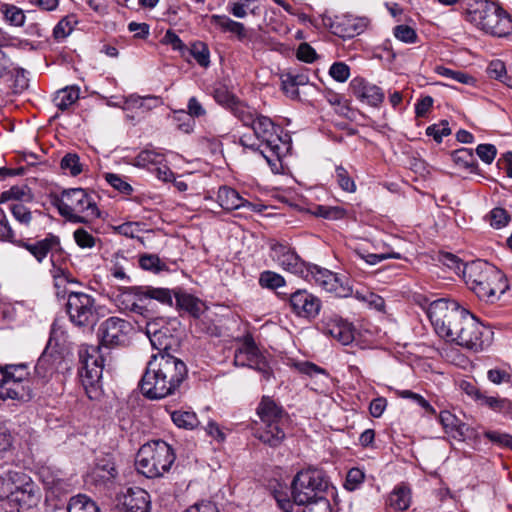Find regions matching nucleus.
<instances>
[{
  "mask_svg": "<svg viewBox=\"0 0 512 512\" xmlns=\"http://www.w3.org/2000/svg\"><path fill=\"white\" fill-rule=\"evenodd\" d=\"M117 505L123 512H150V495L140 487H129L117 495Z\"/></svg>",
  "mask_w": 512,
  "mask_h": 512,
  "instance_id": "18",
  "label": "nucleus"
},
{
  "mask_svg": "<svg viewBox=\"0 0 512 512\" xmlns=\"http://www.w3.org/2000/svg\"><path fill=\"white\" fill-rule=\"evenodd\" d=\"M296 57L302 62L313 63L318 58V55L314 48H312L308 43L304 42L301 43L297 48Z\"/></svg>",
  "mask_w": 512,
  "mask_h": 512,
  "instance_id": "63",
  "label": "nucleus"
},
{
  "mask_svg": "<svg viewBox=\"0 0 512 512\" xmlns=\"http://www.w3.org/2000/svg\"><path fill=\"white\" fill-rule=\"evenodd\" d=\"M66 311L70 321L78 327H93L99 320L95 298L84 292L68 294Z\"/></svg>",
  "mask_w": 512,
  "mask_h": 512,
  "instance_id": "11",
  "label": "nucleus"
},
{
  "mask_svg": "<svg viewBox=\"0 0 512 512\" xmlns=\"http://www.w3.org/2000/svg\"><path fill=\"white\" fill-rule=\"evenodd\" d=\"M252 0H231L228 4L229 12L237 17L244 18L250 10Z\"/></svg>",
  "mask_w": 512,
  "mask_h": 512,
  "instance_id": "59",
  "label": "nucleus"
},
{
  "mask_svg": "<svg viewBox=\"0 0 512 512\" xmlns=\"http://www.w3.org/2000/svg\"><path fill=\"white\" fill-rule=\"evenodd\" d=\"M55 361L56 357L52 353L48 352V348H46L37 361L35 366L36 373L40 377H46L53 371Z\"/></svg>",
  "mask_w": 512,
  "mask_h": 512,
  "instance_id": "43",
  "label": "nucleus"
},
{
  "mask_svg": "<svg viewBox=\"0 0 512 512\" xmlns=\"http://www.w3.org/2000/svg\"><path fill=\"white\" fill-rule=\"evenodd\" d=\"M350 87L357 99L372 107L380 106L384 100L385 96L382 89L363 78H354L350 83Z\"/></svg>",
  "mask_w": 512,
  "mask_h": 512,
  "instance_id": "20",
  "label": "nucleus"
},
{
  "mask_svg": "<svg viewBox=\"0 0 512 512\" xmlns=\"http://www.w3.org/2000/svg\"><path fill=\"white\" fill-rule=\"evenodd\" d=\"M475 399L479 400L482 405L489 407L495 412L504 415H512V401L509 399L486 396L479 390H475Z\"/></svg>",
  "mask_w": 512,
  "mask_h": 512,
  "instance_id": "31",
  "label": "nucleus"
},
{
  "mask_svg": "<svg viewBox=\"0 0 512 512\" xmlns=\"http://www.w3.org/2000/svg\"><path fill=\"white\" fill-rule=\"evenodd\" d=\"M427 315L435 332L447 341L456 342L460 329L466 323L470 312L460 305L444 298L432 301L427 308Z\"/></svg>",
  "mask_w": 512,
  "mask_h": 512,
  "instance_id": "4",
  "label": "nucleus"
},
{
  "mask_svg": "<svg viewBox=\"0 0 512 512\" xmlns=\"http://www.w3.org/2000/svg\"><path fill=\"white\" fill-rule=\"evenodd\" d=\"M365 477L364 472L359 468H352L348 471L345 481V488L353 491L359 487Z\"/></svg>",
  "mask_w": 512,
  "mask_h": 512,
  "instance_id": "58",
  "label": "nucleus"
},
{
  "mask_svg": "<svg viewBox=\"0 0 512 512\" xmlns=\"http://www.w3.org/2000/svg\"><path fill=\"white\" fill-rule=\"evenodd\" d=\"M175 455L172 448L162 440L152 441L141 446L135 465L141 474L148 478H156L167 472L174 463Z\"/></svg>",
  "mask_w": 512,
  "mask_h": 512,
  "instance_id": "7",
  "label": "nucleus"
},
{
  "mask_svg": "<svg viewBox=\"0 0 512 512\" xmlns=\"http://www.w3.org/2000/svg\"><path fill=\"white\" fill-rule=\"evenodd\" d=\"M128 263V259L120 254L116 253L112 260V266L110 267V273L111 275L122 281L130 282V277L125 272V264Z\"/></svg>",
  "mask_w": 512,
  "mask_h": 512,
  "instance_id": "45",
  "label": "nucleus"
},
{
  "mask_svg": "<svg viewBox=\"0 0 512 512\" xmlns=\"http://www.w3.org/2000/svg\"><path fill=\"white\" fill-rule=\"evenodd\" d=\"M335 177L339 184V186L346 192L352 193L356 190V185L354 180L349 176L347 170L338 166L335 169Z\"/></svg>",
  "mask_w": 512,
  "mask_h": 512,
  "instance_id": "53",
  "label": "nucleus"
},
{
  "mask_svg": "<svg viewBox=\"0 0 512 512\" xmlns=\"http://www.w3.org/2000/svg\"><path fill=\"white\" fill-rule=\"evenodd\" d=\"M81 384L90 399H98L102 393L101 378L103 372V358L98 346L81 345L78 351Z\"/></svg>",
  "mask_w": 512,
  "mask_h": 512,
  "instance_id": "9",
  "label": "nucleus"
},
{
  "mask_svg": "<svg viewBox=\"0 0 512 512\" xmlns=\"http://www.w3.org/2000/svg\"><path fill=\"white\" fill-rule=\"evenodd\" d=\"M256 140L270 153L273 163L278 162L291 148V137L269 117L259 115L251 124Z\"/></svg>",
  "mask_w": 512,
  "mask_h": 512,
  "instance_id": "8",
  "label": "nucleus"
},
{
  "mask_svg": "<svg viewBox=\"0 0 512 512\" xmlns=\"http://www.w3.org/2000/svg\"><path fill=\"white\" fill-rule=\"evenodd\" d=\"M439 421L445 432L454 439L463 440L467 434L468 426L462 423L455 415L449 411H442L439 415Z\"/></svg>",
  "mask_w": 512,
  "mask_h": 512,
  "instance_id": "25",
  "label": "nucleus"
},
{
  "mask_svg": "<svg viewBox=\"0 0 512 512\" xmlns=\"http://www.w3.org/2000/svg\"><path fill=\"white\" fill-rule=\"evenodd\" d=\"M396 393L401 398L411 399L420 407H422L426 412L430 414L436 413L435 409L430 405V403L420 394L414 393L410 390H398Z\"/></svg>",
  "mask_w": 512,
  "mask_h": 512,
  "instance_id": "55",
  "label": "nucleus"
},
{
  "mask_svg": "<svg viewBox=\"0 0 512 512\" xmlns=\"http://www.w3.org/2000/svg\"><path fill=\"white\" fill-rule=\"evenodd\" d=\"M105 179L114 189L118 190L123 194L129 195L133 191L132 186L117 174L106 173Z\"/></svg>",
  "mask_w": 512,
  "mask_h": 512,
  "instance_id": "56",
  "label": "nucleus"
},
{
  "mask_svg": "<svg viewBox=\"0 0 512 512\" xmlns=\"http://www.w3.org/2000/svg\"><path fill=\"white\" fill-rule=\"evenodd\" d=\"M324 332L343 345H348L354 340L351 324L337 315L326 316L323 320Z\"/></svg>",
  "mask_w": 512,
  "mask_h": 512,
  "instance_id": "22",
  "label": "nucleus"
},
{
  "mask_svg": "<svg viewBox=\"0 0 512 512\" xmlns=\"http://www.w3.org/2000/svg\"><path fill=\"white\" fill-rule=\"evenodd\" d=\"M0 380L15 382L30 380L28 368L25 364L0 366Z\"/></svg>",
  "mask_w": 512,
  "mask_h": 512,
  "instance_id": "34",
  "label": "nucleus"
},
{
  "mask_svg": "<svg viewBox=\"0 0 512 512\" xmlns=\"http://www.w3.org/2000/svg\"><path fill=\"white\" fill-rule=\"evenodd\" d=\"M463 278L468 288L480 300L494 303L509 289L505 274L494 265L475 260L463 268Z\"/></svg>",
  "mask_w": 512,
  "mask_h": 512,
  "instance_id": "3",
  "label": "nucleus"
},
{
  "mask_svg": "<svg viewBox=\"0 0 512 512\" xmlns=\"http://www.w3.org/2000/svg\"><path fill=\"white\" fill-rule=\"evenodd\" d=\"M270 257L282 269L293 274L304 276L307 271L305 262L290 246L284 243L274 242L270 245Z\"/></svg>",
  "mask_w": 512,
  "mask_h": 512,
  "instance_id": "16",
  "label": "nucleus"
},
{
  "mask_svg": "<svg viewBox=\"0 0 512 512\" xmlns=\"http://www.w3.org/2000/svg\"><path fill=\"white\" fill-rule=\"evenodd\" d=\"M453 160L456 164L468 168L470 170L474 169L476 167V161L474 158V155L470 149H459L456 150L453 155Z\"/></svg>",
  "mask_w": 512,
  "mask_h": 512,
  "instance_id": "49",
  "label": "nucleus"
},
{
  "mask_svg": "<svg viewBox=\"0 0 512 512\" xmlns=\"http://www.w3.org/2000/svg\"><path fill=\"white\" fill-rule=\"evenodd\" d=\"M435 71L441 76L450 78L462 84H472L475 81L471 75L462 71L452 70L444 66L436 67Z\"/></svg>",
  "mask_w": 512,
  "mask_h": 512,
  "instance_id": "47",
  "label": "nucleus"
},
{
  "mask_svg": "<svg viewBox=\"0 0 512 512\" xmlns=\"http://www.w3.org/2000/svg\"><path fill=\"white\" fill-rule=\"evenodd\" d=\"M159 103L158 97H141L139 95L132 94L125 98L123 108L125 110H137L141 113H145L158 106Z\"/></svg>",
  "mask_w": 512,
  "mask_h": 512,
  "instance_id": "30",
  "label": "nucleus"
},
{
  "mask_svg": "<svg viewBox=\"0 0 512 512\" xmlns=\"http://www.w3.org/2000/svg\"><path fill=\"white\" fill-rule=\"evenodd\" d=\"M231 112L246 127H250L251 124L260 115L254 108L248 106L240 100H238L236 104L232 106Z\"/></svg>",
  "mask_w": 512,
  "mask_h": 512,
  "instance_id": "35",
  "label": "nucleus"
},
{
  "mask_svg": "<svg viewBox=\"0 0 512 512\" xmlns=\"http://www.w3.org/2000/svg\"><path fill=\"white\" fill-rule=\"evenodd\" d=\"M18 246L29 251L38 262H42L49 253H51V256L53 257L55 253H59L61 251L59 237L52 234H49L44 239L35 242L19 241Z\"/></svg>",
  "mask_w": 512,
  "mask_h": 512,
  "instance_id": "21",
  "label": "nucleus"
},
{
  "mask_svg": "<svg viewBox=\"0 0 512 512\" xmlns=\"http://www.w3.org/2000/svg\"><path fill=\"white\" fill-rule=\"evenodd\" d=\"M11 213L14 219L25 227H29L36 215H41L38 210L31 211L27 206L21 202L13 203L10 205Z\"/></svg>",
  "mask_w": 512,
  "mask_h": 512,
  "instance_id": "33",
  "label": "nucleus"
},
{
  "mask_svg": "<svg viewBox=\"0 0 512 512\" xmlns=\"http://www.w3.org/2000/svg\"><path fill=\"white\" fill-rule=\"evenodd\" d=\"M76 244L82 249H90L96 245L97 239L84 228H78L73 233Z\"/></svg>",
  "mask_w": 512,
  "mask_h": 512,
  "instance_id": "52",
  "label": "nucleus"
},
{
  "mask_svg": "<svg viewBox=\"0 0 512 512\" xmlns=\"http://www.w3.org/2000/svg\"><path fill=\"white\" fill-rule=\"evenodd\" d=\"M346 30H353L356 32H364L367 29H370V20L367 17H356V16H347L345 23Z\"/></svg>",
  "mask_w": 512,
  "mask_h": 512,
  "instance_id": "57",
  "label": "nucleus"
},
{
  "mask_svg": "<svg viewBox=\"0 0 512 512\" xmlns=\"http://www.w3.org/2000/svg\"><path fill=\"white\" fill-rule=\"evenodd\" d=\"M79 96L80 88L76 85H71L58 90L55 93L53 102L58 109L65 111L79 99Z\"/></svg>",
  "mask_w": 512,
  "mask_h": 512,
  "instance_id": "32",
  "label": "nucleus"
},
{
  "mask_svg": "<svg viewBox=\"0 0 512 512\" xmlns=\"http://www.w3.org/2000/svg\"><path fill=\"white\" fill-rule=\"evenodd\" d=\"M129 329V322L119 317H109L99 326L98 336L101 345L105 347L122 345Z\"/></svg>",
  "mask_w": 512,
  "mask_h": 512,
  "instance_id": "17",
  "label": "nucleus"
},
{
  "mask_svg": "<svg viewBox=\"0 0 512 512\" xmlns=\"http://www.w3.org/2000/svg\"><path fill=\"white\" fill-rule=\"evenodd\" d=\"M293 311L300 317L314 318L321 308L320 300L306 290H297L290 296Z\"/></svg>",
  "mask_w": 512,
  "mask_h": 512,
  "instance_id": "19",
  "label": "nucleus"
},
{
  "mask_svg": "<svg viewBox=\"0 0 512 512\" xmlns=\"http://www.w3.org/2000/svg\"><path fill=\"white\" fill-rule=\"evenodd\" d=\"M61 169L68 171L70 175L77 176L82 172L80 158L75 153H67L61 160Z\"/></svg>",
  "mask_w": 512,
  "mask_h": 512,
  "instance_id": "46",
  "label": "nucleus"
},
{
  "mask_svg": "<svg viewBox=\"0 0 512 512\" xmlns=\"http://www.w3.org/2000/svg\"><path fill=\"white\" fill-rule=\"evenodd\" d=\"M147 290V286H139L137 298V306H139V308H136V314H140L144 317H148L154 310V305Z\"/></svg>",
  "mask_w": 512,
  "mask_h": 512,
  "instance_id": "44",
  "label": "nucleus"
},
{
  "mask_svg": "<svg viewBox=\"0 0 512 512\" xmlns=\"http://www.w3.org/2000/svg\"><path fill=\"white\" fill-rule=\"evenodd\" d=\"M257 414L264 424L263 429L257 431V438L272 447L278 446L285 437V433L280 427L282 408L274 400L264 396L258 405Z\"/></svg>",
  "mask_w": 512,
  "mask_h": 512,
  "instance_id": "10",
  "label": "nucleus"
},
{
  "mask_svg": "<svg viewBox=\"0 0 512 512\" xmlns=\"http://www.w3.org/2000/svg\"><path fill=\"white\" fill-rule=\"evenodd\" d=\"M389 506L396 511H404L411 504V490L405 484L397 485L389 495Z\"/></svg>",
  "mask_w": 512,
  "mask_h": 512,
  "instance_id": "29",
  "label": "nucleus"
},
{
  "mask_svg": "<svg viewBox=\"0 0 512 512\" xmlns=\"http://www.w3.org/2000/svg\"><path fill=\"white\" fill-rule=\"evenodd\" d=\"M187 377L185 363L177 357L158 353L151 356L140 381L142 394L149 399H162L174 394Z\"/></svg>",
  "mask_w": 512,
  "mask_h": 512,
  "instance_id": "1",
  "label": "nucleus"
},
{
  "mask_svg": "<svg viewBox=\"0 0 512 512\" xmlns=\"http://www.w3.org/2000/svg\"><path fill=\"white\" fill-rule=\"evenodd\" d=\"M139 265L143 270L159 273L167 270V265L155 254H143L139 257Z\"/></svg>",
  "mask_w": 512,
  "mask_h": 512,
  "instance_id": "40",
  "label": "nucleus"
},
{
  "mask_svg": "<svg viewBox=\"0 0 512 512\" xmlns=\"http://www.w3.org/2000/svg\"><path fill=\"white\" fill-rule=\"evenodd\" d=\"M450 133L451 129L446 120H442L438 124H433L426 128V134L433 137L437 143H441L443 137L448 136Z\"/></svg>",
  "mask_w": 512,
  "mask_h": 512,
  "instance_id": "51",
  "label": "nucleus"
},
{
  "mask_svg": "<svg viewBox=\"0 0 512 512\" xmlns=\"http://www.w3.org/2000/svg\"><path fill=\"white\" fill-rule=\"evenodd\" d=\"M234 364L249 367L263 374L266 380L271 376L270 368L265 357L260 353L252 335L247 334L241 340V345L235 350Z\"/></svg>",
  "mask_w": 512,
  "mask_h": 512,
  "instance_id": "12",
  "label": "nucleus"
},
{
  "mask_svg": "<svg viewBox=\"0 0 512 512\" xmlns=\"http://www.w3.org/2000/svg\"><path fill=\"white\" fill-rule=\"evenodd\" d=\"M20 472L6 471L0 474V499H7L12 493L14 484H22L17 477Z\"/></svg>",
  "mask_w": 512,
  "mask_h": 512,
  "instance_id": "39",
  "label": "nucleus"
},
{
  "mask_svg": "<svg viewBox=\"0 0 512 512\" xmlns=\"http://www.w3.org/2000/svg\"><path fill=\"white\" fill-rule=\"evenodd\" d=\"M509 216L505 209L494 208L490 212V225L496 229L504 227L508 223Z\"/></svg>",
  "mask_w": 512,
  "mask_h": 512,
  "instance_id": "64",
  "label": "nucleus"
},
{
  "mask_svg": "<svg viewBox=\"0 0 512 512\" xmlns=\"http://www.w3.org/2000/svg\"><path fill=\"white\" fill-rule=\"evenodd\" d=\"M18 480L22 484H14L12 493L7 500L10 504L17 506L19 510H29L36 507L41 499L38 485L27 474L20 472Z\"/></svg>",
  "mask_w": 512,
  "mask_h": 512,
  "instance_id": "13",
  "label": "nucleus"
},
{
  "mask_svg": "<svg viewBox=\"0 0 512 512\" xmlns=\"http://www.w3.org/2000/svg\"><path fill=\"white\" fill-rule=\"evenodd\" d=\"M259 284L263 288L275 290L285 285V279L274 271L266 270L260 274Z\"/></svg>",
  "mask_w": 512,
  "mask_h": 512,
  "instance_id": "42",
  "label": "nucleus"
},
{
  "mask_svg": "<svg viewBox=\"0 0 512 512\" xmlns=\"http://www.w3.org/2000/svg\"><path fill=\"white\" fill-rule=\"evenodd\" d=\"M148 292L150 295V299L152 300V303L154 301L158 302L161 305H167L172 306L173 305V298L174 293L176 291L170 290L168 288L163 287H153V286H147Z\"/></svg>",
  "mask_w": 512,
  "mask_h": 512,
  "instance_id": "41",
  "label": "nucleus"
},
{
  "mask_svg": "<svg viewBox=\"0 0 512 512\" xmlns=\"http://www.w3.org/2000/svg\"><path fill=\"white\" fill-rule=\"evenodd\" d=\"M489 334L490 331L470 313L455 343L469 350L480 351L488 344Z\"/></svg>",
  "mask_w": 512,
  "mask_h": 512,
  "instance_id": "14",
  "label": "nucleus"
},
{
  "mask_svg": "<svg viewBox=\"0 0 512 512\" xmlns=\"http://www.w3.org/2000/svg\"><path fill=\"white\" fill-rule=\"evenodd\" d=\"M293 365L298 372L308 375L310 377L322 375L324 378H326V379L328 378L327 372L323 368L317 366L316 364H314L312 362L298 361V362H295Z\"/></svg>",
  "mask_w": 512,
  "mask_h": 512,
  "instance_id": "50",
  "label": "nucleus"
},
{
  "mask_svg": "<svg viewBox=\"0 0 512 512\" xmlns=\"http://www.w3.org/2000/svg\"><path fill=\"white\" fill-rule=\"evenodd\" d=\"M68 512H97V506L86 495L79 494L70 499Z\"/></svg>",
  "mask_w": 512,
  "mask_h": 512,
  "instance_id": "37",
  "label": "nucleus"
},
{
  "mask_svg": "<svg viewBox=\"0 0 512 512\" xmlns=\"http://www.w3.org/2000/svg\"><path fill=\"white\" fill-rule=\"evenodd\" d=\"M91 475L95 481L103 483L114 479L117 476V470L112 457L106 455L99 458Z\"/></svg>",
  "mask_w": 512,
  "mask_h": 512,
  "instance_id": "28",
  "label": "nucleus"
},
{
  "mask_svg": "<svg viewBox=\"0 0 512 512\" xmlns=\"http://www.w3.org/2000/svg\"><path fill=\"white\" fill-rule=\"evenodd\" d=\"M177 307L189 313L194 318H199L206 307L205 304L197 297L186 292H175Z\"/></svg>",
  "mask_w": 512,
  "mask_h": 512,
  "instance_id": "26",
  "label": "nucleus"
},
{
  "mask_svg": "<svg viewBox=\"0 0 512 512\" xmlns=\"http://www.w3.org/2000/svg\"><path fill=\"white\" fill-rule=\"evenodd\" d=\"M303 277L309 281H314L320 288L335 293L338 297H347L352 293L351 288L344 285L335 273L316 265L307 266V271Z\"/></svg>",
  "mask_w": 512,
  "mask_h": 512,
  "instance_id": "15",
  "label": "nucleus"
},
{
  "mask_svg": "<svg viewBox=\"0 0 512 512\" xmlns=\"http://www.w3.org/2000/svg\"><path fill=\"white\" fill-rule=\"evenodd\" d=\"M163 160V155L153 150H144L136 158L137 164L142 166L160 164Z\"/></svg>",
  "mask_w": 512,
  "mask_h": 512,
  "instance_id": "61",
  "label": "nucleus"
},
{
  "mask_svg": "<svg viewBox=\"0 0 512 512\" xmlns=\"http://www.w3.org/2000/svg\"><path fill=\"white\" fill-rule=\"evenodd\" d=\"M138 292L139 286L118 288L114 296L116 306L122 311L136 313V308H139L137 306Z\"/></svg>",
  "mask_w": 512,
  "mask_h": 512,
  "instance_id": "24",
  "label": "nucleus"
},
{
  "mask_svg": "<svg viewBox=\"0 0 512 512\" xmlns=\"http://www.w3.org/2000/svg\"><path fill=\"white\" fill-rule=\"evenodd\" d=\"M4 20L14 27H20L25 21V14L22 9L15 5L4 4L0 8Z\"/></svg>",
  "mask_w": 512,
  "mask_h": 512,
  "instance_id": "36",
  "label": "nucleus"
},
{
  "mask_svg": "<svg viewBox=\"0 0 512 512\" xmlns=\"http://www.w3.org/2000/svg\"><path fill=\"white\" fill-rule=\"evenodd\" d=\"M171 419L180 428L193 429L198 425V418L192 411H174L171 414Z\"/></svg>",
  "mask_w": 512,
  "mask_h": 512,
  "instance_id": "38",
  "label": "nucleus"
},
{
  "mask_svg": "<svg viewBox=\"0 0 512 512\" xmlns=\"http://www.w3.org/2000/svg\"><path fill=\"white\" fill-rule=\"evenodd\" d=\"M274 498L277 502L278 507L283 512H293L295 501L294 499L291 500L287 491L285 490H275L274 491Z\"/></svg>",
  "mask_w": 512,
  "mask_h": 512,
  "instance_id": "62",
  "label": "nucleus"
},
{
  "mask_svg": "<svg viewBox=\"0 0 512 512\" xmlns=\"http://www.w3.org/2000/svg\"><path fill=\"white\" fill-rule=\"evenodd\" d=\"M466 20L484 32L496 28L512 32V16L498 2L467 0Z\"/></svg>",
  "mask_w": 512,
  "mask_h": 512,
  "instance_id": "5",
  "label": "nucleus"
},
{
  "mask_svg": "<svg viewBox=\"0 0 512 512\" xmlns=\"http://www.w3.org/2000/svg\"><path fill=\"white\" fill-rule=\"evenodd\" d=\"M329 74L337 82H345L350 76V69L343 62H335L331 65Z\"/></svg>",
  "mask_w": 512,
  "mask_h": 512,
  "instance_id": "60",
  "label": "nucleus"
},
{
  "mask_svg": "<svg viewBox=\"0 0 512 512\" xmlns=\"http://www.w3.org/2000/svg\"><path fill=\"white\" fill-rule=\"evenodd\" d=\"M217 201L225 210H236L251 204L243 199L240 194L227 186L220 187L217 193Z\"/></svg>",
  "mask_w": 512,
  "mask_h": 512,
  "instance_id": "27",
  "label": "nucleus"
},
{
  "mask_svg": "<svg viewBox=\"0 0 512 512\" xmlns=\"http://www.w3.org/2000/svg\"><path fill=\"white\" fill-rule=\"evenodd\" d=\"M56 207L61 216L73 223H86L100 215L95 195L82 188L64 190Z\"/></svg>",
  "mask_w": 512,
  "mask_h": 512,
  "instance_id": "6",
  "label": "nucleus"
},
{
  "mask_svg": "<svg viewBox=\"0 0 512 512\" xmlns=\"http://www.w3.org/2000/svg\"><path fill=\"white\" fill-rule=\"evenodd\" d=\"M190 54L202 67H208L210 64V53L207 45L203 42H196L190 49Z\"/></svg>",
  "mask_w": 512,
  "mask_h": 512,
  "instance_id": "48",
  "label": "nucleus"
},
{
  "mask_svg": "<svg viewBox=\"0 0 512 512\" xmlns=\"http://www.w3.org/2000/svg\"><path fill=\"white\" fill-rule=\"evenodd\" d=\"M33 396L31 380L15 382L13 380H0V399L18 400L27 402Z\"/></svg>",
  "mask_w": 512,
  "mask_h": 512,
  "instance_id": "23",
  "label": "nucleus"
},
{
  "mask_svg": "<svg viewBox=\"0 0 512 512\" xmlns=\"http://www.w3.org/2000/svg\"><path fill=\"white\" fill-rule=\"evenodd\" d=\"M333 490L327 475L319 469L309 468L299 471L291 484V494L296 504L305 505L301 512H329L326 499Z\"/></svg>",
  "mask_w": 512,
  "mask_h": 512,
  "instance_id": "2",
  "label": "nucleus"
},
{
  "mask_svg": "<svg viewBox=\"0 0 512 512\" xmlns=\"http://www.w3.org/2000/svg\"><path fill=\"white\" fill-rule=\"evenodd\" d=\"M239 143L244 148H248L253 151L259 150L261 155L267 160L269 165L276 166V163H273V158L267 154V151L264 149H261V146H260L259 142L256 140V138H253L250 135H243L240 137Z\"/></svg>",
  "mask_w": 512,
  "mask_h": 512,
  "instance_id": "54",
  "label": "nucleus"
}]
</instances>
